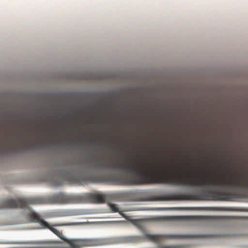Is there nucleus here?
Here are the masks:
<instances>
[{
  "mask_svg": "<svg viewBox=\"0 0 248 248\" xmlns=\"http://www.w3.org/2000/svg\"><path fill=\"white\" fill-rule=\"evenodd\" d=\"M42 200L39 198H20L15 200L7 199L0 204V209L4 208H21L29 210L27 217L30 221L40 223L44 228L50 230L55 234L62 240L61 241L45 240L37 241H8L3 243L4 244H15L26 245L23 247H14L11 248H82L83 247H96L106 244V241L101 238H80L68 239L54 228L56 226H71L77 224L76 223H58L50 225L43 220L40 216L32 211L29 207V204H42Z\"/></svg>",
  "mask_w": 248,
  "mask_h": 248,
  "instance_id": "obj_1",
  "label": "nucleus"
},
{
  "mask_svg": "<svg viewBox=\"0 0 248 248\" xmlns=\"http://www.w3.org/2000/svg\"><path fill=\"white\" fill-rule=\"evenodd\" d=\"M86 169L94 174L82 175V170L79 168H70L62 170L60 177L64 181L83 185L88 183H101L108 181V154L101 152L87 160Z\"/></svg>",
  "mask_w": 248,
  "mask_h": 248,
  "instance_id": "obj_2",
  "label": "nucleus"
},
{
  "mask_svg": "<svg viewBox=\"0 0 248 248\" xmlns=\"http://www.w3.org/2000/svg\"><path fill=\"white\" fill-rule=\"evenodd\" d=\"M163 182L173 185L202 187L207 183L206 179L194 174L174 173L165 176Z\"/></svg>",
  "mask_w": 248,
  "mask_h": 248,
  "instance_id": "obj_3",
  "label": "nucleus"
},
{
  "mask_svg": "<svg viewBox=\"0 0 248 248\" xmlns=\"http://www.w3.org/2000/svg\"><path fill=\"white\" fill-rule=\"evenodd\" d=\"M131 176L127 180L129 184H140L148 182L154 175L153 170L148 166H140L138 163L130 165L128 169Z\"/></svg>",
  "mask_w": 248,
  "mask_h": 248,
  "instance_id": "obj_4",
  "label": "nucleus"
},
{
  "mask_svg": "<svg viewBox=\"0 0 248 248\" xmlns=\"http://www.w3.org/2000/svg\"><path fill=\"white\" fill-rule=\"evenodd\" d=\"M107 197V195L106 194H103L100 192L88 193L82 196V198L85 202L94 203L104 202Z\"/></svg>",
  "mask_w": 248,
  "mask_h": 248,
  "instance_id": "obj_5",
  "label": "nucleus"
},
{
  "mask_svg": "<svg viewBox=\"0 0 248 248\" xmlns=\"http://www.w3.org/2000/svg\"><path fill=\"white\" fill-rule=\"evenodd\" d=\"M55 202L61 204L69 203L72 202L71 197L63 194H58L53 197Z\"/></svg>",
  "mask_w": 248,
  "mask_h": 248,
  "instance_id": "obj_6",
  "label": "nucleus"
},
{
  "mask_svg": "<svg viewBox=\"0 0 248 248\" xmlns=\"http://www.w3.org/2000/svg\"><path fill=\"white\" fill-rule=\"evenodd\" d=\"M148 237L149 239L155 241H160L162 239V236L159 235H148Z\"/></svg>",
  "mask_w": 248,
  "mask_h": 248,
  "instance_id": "obj_7",
  "label": "nucleus"
},
{
  "mask_svg": "<svg viewBox=\"0 0 248 248\" xmlns=\"http://www.w3.org/2000/svg\"><path fill=\"white\" fill-rule=\"evenodd\" d=\"M20 145V143L18 141H17L16 140L13 141L12 142H10L9 143L6 144V146H19Z\"/></svg>",
  "mask_w": 248,
  "mask_h": 248,
  "instance_id": "obj_8",
  "label": "nucleus"
},
{
  "mask_svg": "<svg viewBox=\"0 0 248 248\" xmlns=\"http://www.w3.org/2000/svg\"><path fill=\"white\" fill-rule=\"evenodd\" d=\"M109 210H111L113 212H119L118 207L115 204H112L109 203Z\"/></svg>",
  "mask_w": 248,
  "mask_h": 248,
  "instance_id": "obj_9",
  "label": "nucleus"
},
{
  "mask_svg": "<svg viewBox=\"0 0 248 248\" xmlns=\"http://www.w3.org/2000/svg\"><path fill=\"white\" fill-rule=\"evenodd\" d=\"M63 183V181L60 180V181H58L55 182L54 183V185L55 186H60V185H62Z\"/></svg>",
  "mask_w": 248,
  "mask_h": 248,
  "instance_id": "obj_10",
  "label": "nucleus"
}]
</instances>
